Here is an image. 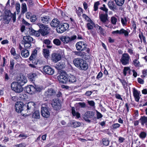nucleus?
I'll return each mask as SVG.
<instances>
[{"label":"nucleus","mask_w":147,"mask_h":147,"mask_svg":"<svg viewBox=\"0 0 147 147\" xmlns=\"http://www.w3.org/2000/svg\"><path fill=\"white\" fill-rule=\"evenodd\" d=\"M139 37L140 39L141 42H142V40L144 43L146 42V38L144 36L142 32H141L139 34Z\"/></svg>","instance_id":"79ce46f5"},{"label":"nucleus","mask_w":147,"mask_h":147,"mask_svg":"<svg viewBox=\"0 0 147 147\" xmlns=\"http://www.w3.org/2000/svg\"><path fill=\"white\" fill-rule=\"evenodd\" d=\"M108 5L111 10H114L116 9V6L113 1H109L108 3Z\"/></svg>","instance_id":"5701e85b"},{"label":"nucleus","mask_w":147,"mask_h":147,"mask_svg":"<svg viewBox=\"0 0 147 147\" xmlns=\"http://www.w3.org/2000/svg\"><path fill=\"white\" fill-rule=\"evenodd\" d=\"M57 78L59 82L62 84H65L68 80L66 73L63 71L61 72L60 75L58 76Z\"/></svg>","instance_id":"423d86ee"},{"label":"nucleus","mask_w":147,"mask_h":147,"mask_svg":"<svg viewBox=\"0 0 147 147\" xmlns=\"http://www.w3.org/2000/svg\"><path fill=\"white\" fill-rule=\"evenodd\" d=\"M40 19L43 23L46 24L48 23L50 19L49 16H44L41 17Z\"/></svg>","instance_id":"b1692460"},{"label":"nucleus","mask_w":147,"mask_h":147,"mask_svg":"<svg viewBox=\"0 0 147 147\" xmlns=\"http://www.w3.org/2000/svg\"><path fill=\"white\" fill-rule=\"evenodd\" d=\"M22 86L16 82H13L11 84L12 89L17 93H20L23 91V88Z\"/></svg>","instance_id":"20e7f679"},{"label":"nucleus","mask_w":147,"mask_h":147,"mask_svg":"<svg viewBox=\"0 0 147 147\" xmlns=\"http://www.w3.org/2000/svg\"><path fill=\"white\" fill-rule=\"evenodd\" d=\"M40 118V115L39 111L36 110L33 113L32 119L33 120L37 121L38 119Z\"/></svg>","instance_id":"f3484780"},{"label":"nucleus","mask_w":147,"mask_h":147,"mask_svg":"<svg viewBox=\"0 0 147 147\" xmlns=\"http://www.w3.org/2000/svg\"><path fill=\"white\" fill-rule=\"evenodd\" d=\"M41 114L43 117L48 118L50 115V113L47 109L45 107L42 106L41 108Z\"/></svg>","instance_id":"4468645a"},{"label":"nucleus","mask_w":147,"mask_h":147,"mask_svg":"<svg viewBox=\"0 0 147 147\" xmlns=\"http://www.w3.org/2000/svg\"><path fill=\"white\" fill-rule=\"evenodd\" d=\"M108 14L105 13V14H102L99 15V17L101 21L105 25V26L107 27H109L108 24L109 23V21L108 18Z\"/></svg>","instance_id":"9d476101"},{"label":"nucleus","mask_w":147,"mask_h":147,"mask_svg":"<svg viewBox=\"0 0 147 147\" xmlns=\"http://www.w3.org/2000/svg\"><path fill=\"white\" fill-rule=\"evenodd\" d=\"M120 126V125L118 123H114L112 125V129L113 130L119 128Z\"/></svg>","instance_id":"4d7b16f0"},{"label":"nucleus","mask_w":147,"mask_h":147,"mask_svg":"<svg viewBox=\"0 0 147 147\" xmlns=\"http://www.w3.org/2000/svg\"><path fill=\"white\" fill-rule=\"evenodd\" d=\"M111 20L112 24L114 25H115L117 22V19L114 16L112 17L111 18Z\"/></svg>","instance_id":"8fccbe9b"},{"label":"nucleus","mask_w":147,"mask_h":147,"mask_svg":"<svg viewBox=\"0 0 147 147\" xmlns=\"http://www.w3.org/2000/svg\"><path fill=\"white\" fill-rule=\"evenodd\" d=\"M15 107L16 111L17 112L20 113L23 116L24 115L22 111H23V108L26 107V106L22 102H17L15 105Z\"/></svg>","instance_id":"39448f33"},{"label":"nucleus","mask_w":147,"mask_h":147,"mask_svg":"<svg viewBox=\"0 0 147 147\" xmlns=\"http://www.w3.org/2000/svg\"><path fill=\"white\" fill-rule=\"evenodd\" d=\"M26 91L29 94H33L36 92V89L34 87L30 85L26 87Z\"/></svg>","instance_id":"a211bd4d"},{"label":"nucleus","mask_w":147,"mask_h":147,"mask_svg":"<svg viewBox=\"0 0 147 147\" xmlns=\"http://www.w3.org/2000/svg\"><path fill=\"white\" fill-rule=\"evenodd\" d=\"M88 65L86 61L83 60L79 68L81 70H86L88 69Z\"/></svg>","instance_id":"aec40b11"},{"label":"nucleus","mask_w":147,"mask_h":147,"mask_svg":"<svg viewBox=\"0 0 147 147\" xmlns=\"http://www.w3.org/2000/svg\"><path fill=\"white\" fill-rule=\"evenodd\" d=\"M100 4V2L98 1H97L94 3V11H96L98 10V6Z\"/></svg>","instance_id":"864d4df0"},{"label":"nucleus","mask_w":147,"mask_h":147,"mask_svg":"<svg viewBox=\"0 0 147 147\" xmlns=\"http://www.w3.org/2000/svg\"><path fill=\"white\" fill-rule=\"evenodd\" d=\"M53 107L54 109L57 111H59L60 110L61 108V104H59L58 105H56L53 106Z\"/></svg>","instance_id":"6e6d98bb"},{"label":"nucleus","mask_w":147,"mask_h":147,"mask_svg":"<svg viewBox=\"0 0 147 147\" xmlns=\"http://www.w3.org/2000/svg\"><path fill=\"white\" fill-rule=\"evenodd\" d=\"M10 52L11 55H12L13 56H15L16 54L15 49L14 48L12 47L11 49Z\"/></svg>","instance_id":"e2e57ef3"},{"label":"nucleus","mask_w":147,"mask_h":147,"mask_svg":"<svg viewBox=\"0 0 147 147\" xmlns=\"http://www.w3.org/2000/svg\"><path fill=\"white\" fill-rule=\"evenodd\" d=\"M18 96L21 100H24L28 98V96L25 93H21L19 94Z\"/></svg>","instance_id":"c03bdc74"},{"label":"nucleus","mask_w":147,"mask_h":147,"mask_svg":"<svg viewBox=\"0 0 147 147\" xmlns=\"http://www.w3.org/2000/svg\"><path fill=\"white\" fill-rule=\"evenodd\" d=\"M83 60L80 58H77L75 59L73 61V63L74 65L77 67L78 68L81 65Z\"/></svg>","instance_id":"6ab92c4d"},{"label":"nucleus","mask_w":147,"mask_h":147,"mask_svg":"<svg viewBox=\"0 0 147 147\" xmlns=\"http://www.w3.org/2000/svg\"><path fill=\"white\" fill-rule=\"evenodd\" d=\"M78 9L76 12L78 16H80L83 13V9L80 7H79Z\"/></svg>","instance_id":"0e129e2a"},{"label":"nucleus","mask_w":147,"mask_h":147,"mask_svg":"<svg viewBox=\"0 0 147 147\" xmlns=\"http://www.w3.org/2000/svg\"><path fill=\"white\" fill-rule=\"evenodd\" d=\"M138 60V59H135L132 62L133 64L135 67H137L140 66V63Z\"/></svg>","instance_id":"a19ab883"},{"label":"nucleus","mask_w":147,"mask_h":147,"mask_svg":"<svg viewBox=\"0 0 147 147\" xmlns=\"http://www.w3.org/2000/svg\"><path fill=\"white\" fill-rule=\"evenodd\" d=\"M139 120L142 125H144V124H146L147 123V117L145 116H142Z\"/></svg>","instance_id":"72a5a7b5"},{"label":"nucleus","mask_w":147,"mask_h":147,"mask_svg":"<svg viewBox=\"0 0 147 147\" xmlns=\"http://www.w3.org/2000/svg\"><path fill=\"white\" fill-rule=\"evenodd\" d=\"M24 42H29L31 43H34L35 40L33 38L29 36H24L23 37Z\"/></svg>","instance_id":"dca6fc26"},{"label":"nucleus","mask_w":147,"mask_h":147,"mask_svg":"<svg viewBox=\"0 0 147 147\" xmlns=\"http://www.w3.org/2000/svg\"><path fill=\"white\" fill-rule=\"evenodd\" d=\"M35 31L32 28H29L28 30L29 34L30 35H34Z\"/></svg>","instance_id":"bf43d9fd"},{"label":"nucleus","mask_w":147,"mask_h":147,"mask_svg":"<svg viewBox=\"0 0 147 147\" xmlns=\"http://www.w3.org/2000/svg\"><path fill=\"white\" fill-rule=\"evenodd\" d=\"M146 133L144 131L141 132L139 135L140 138L142 139H144L146 136Z\"/></svg>","instance_id":"de8ad7c7"},{"label":"nucleus","mask_w":147,"mask_h":147,"mask_svg":"<svg viewBox=\"0 0 147 147\" xmlns=\"http://www.w3.org/2000/svg\"><path fill=\"white\" fill-rule=\"evenodd\" d=\"M96 25L93 21L89 22L87 24V28L89 30H92L93 29V27Z\"/></svg>","instance_id":"2f4dec72"},{"label":"nucleus","mask_w":147,"mask_h":147,"mask_svg":"<svg viewBox=\"0 0 147 147\" xmlns=\"http://www.w3.org/2000/svg\"><path fill=\"white\" fill-rule=\"evenodd\" d=\"M96 117L97 119H99L101 118L102 116V115L97 110L96 111Z\"/></svg>","instance_id":"338daca9"},{"label":"nucleus","mask_w":147,"mask_h":147,"mask_svg":"<svg viewBox=\"0 0 147 147\" xmlns=\"http://www.w3.org/2000/svg\"><path fill=\"white\" fill-rule=\"evenodd\" d=\"M61 40L60 39L55 38L53 40V42L54 44L55 45L57 46H60L61 44Z\"/></svg>","instance_id":"4c0bfd02"},{"label":"nucleus","mask_w":147,"mask_h":147,"mask_svg":"<svg viewBox=\"0 0 147 147\" xmlns=\"http://www.w3.org/2000/svg\"><path fill=\"white\" fill-rule=\"evenodd\" d=\"M130 30L129 29L126 30L124 29L121 28L120 30V35L123 34L125 37H128L129 34L130 32Z\"/></svg>","instance_id":"4be33fe9"},{"label":"nucleus","mask_w":147,"mask_h":147,"mask_svg":"<svg viewBox=\"0 0 147 147\" xmlns=\"http://www.w3.org/2000/svg\"><path fill=\"white\" fill-rule=\"evenodd\" d=\"M61 56L59 53H54L51 55V59L54 63H56L61 59Z\"/></svg>","instance_id":"ddd939ff"},{"label":"nucleus","mask_w":147,"mask_h":147,"mask_svg":"<svg viewBox=\"0 0 147 147\" xmlns=\"http://www.w3.org/2000/svg\"><path fill=\"white\" fill-rule=\"evenodd\" d=\"M142 72L143 75L141 76V77L142 78H144L146 77L147 75V70L145 69H144L142 71Z\"/></svg>","instance_id":"13d9d810"},{"label":"nucleus","mask_w":147,"mask_h":147,"mask_svg":"<svg viewBox=\"0 0 147 147\" xmlns=\"http://www.w3.org/2000/svg\"><path fill=\"white\" fill-rule=\"evenodd\" d=\"M71 113L74 116H76V118L78 119L80 117V113L78 112H76L74 107H71Z\"/></svg>","instance_id":"a878e982"},{"label":"nucleus","mask_w":147,"mask_h":147,"mask_svg":"<svg viewBox=\"0 0 147 147\" xmlns=\"http://www.w3.org/2000/svg\"><path fill=\"white\" fill-rule=\"evenodd\" d=\"M102 142L103 145L106 146H108L109 144V139L107 138H103Z\"/></svg>","instance_id":"ea45409f"},{"label":"nucleus","mask_w":147,"mask_h":147,"mask_svg":"<svg viewBox=\"0 0 147 147\" xmlns=\"http://www.w3.org/2000/svg\"><path fill=\"white\" fill-rule=\"evenodd\" d=\"M24 47L26 49L29 48L31 46V43L29 42H24Z\"/></svg>","instance_id":"774afa93"},{"label":"nucleus","mask_w":147,"mask_h":147,"mask_svg":"<svg viewBox=\"0 0 147 147\" xmlns=\"http://www.w3.org/2000/svg\"><path fill=\"white\" fill-rule=\"evenodd\" d=\"M140 92L138 91L136 88H133V94L136 101L138 102L139 101L140 97L139 94Z\"/></svg>","instance_id":"412c9836"},{"label":"nucleus","mask_w":147,"mask_h":147,"mask_svg":"<svg viewBox=\"0 0 147 147\" xmlns=\"http://www.w3.org/2000/svg\"><path fill=\"white\" fill-rule=\"evenodd\" d=\"M61 103L59 101L58 99H54L52 102V105L53 106L56 105H58L59 104Z\"/></svg>","instance_id":"09e8293b"},{"label":"nucleus","mask_w":147,"mask_h":147,"mask_svg":"<svg viewBox=\"0 0 147 147\" xmlns=\"http://www.w3.org/2000/svg\"><path fill=\"white\" fill-rule=\"evenodd\" d=\"M55 94L56 92L52 88H50L45 92L44 95L47 97H50L55 95Z\"/></svg>","instance_id":"2eb2a0df"},{"label":"nucleus","mask_w":147,"mask_h":147,"mask_svg":"<svg viewBox=\"0 0 147 147\" xmlns=\"http://www.w3.org/2000/svg\"><path fill=\"white\" fill-rule=\"evenodd\" d=\"M76 46L77 50L82 51L86 48L87 45L84 42L80 41L76 44Z\"/></svg>","instance_id":"f8f14e48"},{"label":"nucleus","mask_w":147,"mask_h":147,"mask_svg":"<svg viewBox=\"0 0 147 147\" xmlns=\"http://www.w3.org/2000/svg\"><path fill=\"white\" fill-rule=\"evenodd\" d=\"M118 79L122 83L124 88L126 86H127V83L125 80L121 79L119 78H118Z\"/></svg>","instance_id":"5fc2aeb1"},{"label":"nucleus","mask_w":147,"mask_h":147,"mask_svg":"<svg viewBox=\"0 0 147 147\" xmlns=\"http://www.w3.org/2000/svg\"><path fill=\"white\" fill-rule=\"evenodd\" d=\"M69 82L70 83H75L77 81V79L75 76L73 75H70L68 78Z\"/></svg>","instance_id":"393cba45"},{"label":"nucleus","mask_w":147,"mask_h":147,"mask_svg":"<svg viewBox=\"0 0 147 147\" xmlns=\"http://www.w3.org/2000/svg\"><path fill=\"white\" fill-rule=\"evenodd\" d=\"M14 65V60L12 59L10 61V68L12 70L13 69Z\"/></svg>","instance_id":"69168bd1"},{"label":"nucleus","mask_w":147,"mask_h":147,"mask_svg":"<svg viewBox=\"0 0 147 147\" xmlns=\"http://www.w3.org/2000/svg\"><path fill=\"white\" fill-rule=\"evenodd\" d=\"M37 54V51L36 49L34 50L32 52L31 55L29 57L30 60H32L33 59L35 58Z\"/></svg>","instance_id":"c9c22d12"},{"label":"nucleus","mask_w":147,"mask_h":147,"mask_svg":"<svg viewBox=\"0 0 147 147\" xmlns=\"http://www.w3.org/2000/svg\"><path fill=\"white\" fill-rule=\"evenodd\" d=\"M29 54L28 51L26 49H23L21 51V55L24 58L28 57L29 55Z\"/></svg>","instance_id":"c756f323"},{"label":"nucleus","mask_w":147,"mask_h":147,"mask_svg":"<svg viewBox=\"0 0 147 147\" xmlns=\"http://www.w3.org/2000/svg\"><path fill=\"white\" fill-rule=\"evenodd\" d=\"M43 54L45 58L47 59L50 56V52L49 49H44L43 50Z\"/></svg>","instance_id":"7c9ffc66"},{"label":"nucleus","mask_w":147,"mask_h":147,"mask_svg":"<svg viewBox=\"0 0 147 147\" xmlns=\"http://www.w3.org/2000/svg\"><path fill=\"white\" fill-rule=\"evenodd\" d=\"M35 104L33 102H29L27 105V106L26 107H27L26 110L28 111L31 110L34 107V105Z\"/></svg>","instance_id":"cd10ccee"},{"label":"nucleus","mask_w":147,"mask_h":147,"mask_svg":"<svg viewBox=\"0 0 147 147\" xmlns=\"http://www.w3.org/2000/svg\"><path fill=\"white\" fill-rule=\"evenodd\" d=\"M95 113L94 112L92 111H88L86 112L83 116V118L85 121L89 123L91 122L90 120L89 119H92L94 117Z\"/></svg>","instance_id":"0eeeda50"},{"label":"nucleus","mask_w":147,"mask_h":147,"mask_svg":"<svg viewBox=\"0 0 147 147\" xmlns=\"http://www.w3.org/2000/svg\"><path fill=\"white\" fill-rule=\"evenodd\" d=\"M65 65L63 63H58L56 65L55 67L58 69L60 70L64 67Z\"/></svg>","instance_id":"37998d69"},{"label":"nucleus","mask_w":147,"mask_h":147,"mask_svg":"<svg viewBox=\"0 0 147 147\" xmlns=\"http://www.w3.org/2000/svg\"><path fill=\"white\" fill-rule=\"evenodd\" d=\"M17 83L22 86L24 85L27 82L26 77L22 74H20L17 78Z\"/></svg>","instance_id":"1a4fd4ad"},{"label":"nucleus","mask_w":147,"mask_h":147,"mask_svg":"<svg viewBox=\"0 0 147 147\" xmlns=\"http://www.w3.org/2000/svg\"><path fill=\"white\" fill-rule=\"evenodd\" d=\"M22 12L24 13L27 11L26 4L25 3H23L22 5Z\"/></svg>","instance_id":"49530a36"},{"label":"nucleus","mask_w":147,"mask_h":147,"mask_svg":"<svg viewBox=\"0 0 147 147\" xmlns=\"http://www.w3.org/2000/svg\"><path fill=\"white\" fill-rule=\"evenodd\" d=\"M100 9L105 12V13L107 14L108 9L105 7V4L103 5V7H101Z\"/></svg>","instance_id":"052dcab7"},{"label":"nucleus","mask_w":147,"mask_h":147,"mask_svg":"<svg viewBox=\"0 0 147 147\" xmlns=\"http://www.w3.org/2000/svg\"><path fill=\"white\" fill-rule=\"evenodd\" d=\"M43 70L45 74L52 75L54 73V70L49 66H45L43 68Z\"/></svg>","instance_id":"9b49d317"},{"label":"nucleus","mask_w":147,"mask_h":147,"mask_svg":"<svg viewBox=\"0 0 147 147\" xmlns=\"http://www.w3.org/2000/svg\"><path fill=\"white\" fill-rule=\"evenodd\" d=\"M122 64L125 65L129 64L131 61L130 57L127 53H124L122 54L120 60Z\"/></svg>","instance_id":"f03ea898"},{"label":"nucleus","mask_w":147,"mask_h":147,"mask_svg":"<svg viewBox=\"0 0 147 147\" xmlns=\"http://www.w3.org/2000/svg\"><path fill=\"white\" fill-rule=\"evenodd\" d=\"M36 76V75L35 73L30 74L28 75V78L32 80H33Z\"/></svg>","instance_id":"603ef678"},{"label":"nucleus","mask_w":147,"mask_h":147,"mask_svg":"<svg viewBox=\"0 0 147 147\" xmlns=\"http://www.w3.org/2000/svg\"><path fill=\"white\" fill-rule=\"evenodd\" d=\"M73 53L75 55L77 56L83 57L84 55V52L81 51H73Z\"/></svg>","instance_id":"a18cd8bd"},{"label":"nucleus","mask_w":147,"mask_h":147,"mask_svg":"<svg viewBox=\"0 0 147 147\" xmlns=\"http://www.w3.org/2000/svg\"><path fill=\"white\" fill-rule=\"evenodd\" d=\"M121 22L123 26H126L127 24V20L126 18H121Z\"/></svg>","instance_id":"3c124183"},{"label":"nucleus","mask_w":147,"mask_h":147,"mask_svg":"<svg viewBox=\"0 0 147 147\" xmlns=\"http://www.w3.org/2000/svg\"><path fill=\"white\" fill-rule=\"evenodd\" d=\"M48 28L46 27H45L42 29H40L39 31L40 32L41 34L43 35H45L49 33L47 29Z\"/></svg>","instance_id":"473e14b6"},{"label":"nucleus","mask_w":147,"mask_h":147,"mask_svg":"<svg viewBox=\"0 0 147 147\" xmlns=\"http://www.w3.org/2000/svg\"><path fill=\"white\" fill-rule=\"evenodd\" d=\"M130 68L129 67H125L123 69V74L124 76H125L127 73L130 72Z\"/></svg>","instance_id":"e433bc0d"},{"label":"nucleus","mask_w":147,"mask_h":147,"mask_svg":"<svg viewBox=\"0 0 147 147\" xmlns=\"http://www.w3.org/2000/svg\"><path fill=\"white\" fill-rule=\"evenodd\" d=\"M76 35H73L70 37L67 36H64L60 37V39L65 44L69 43L76 38Z\"/></svg>","instance_id":"7ed1b4c3"},{"label":"nucleus","mask_w":147,"mask_h":147,"mask_svg":"<svg viewBox=\"0 0 147 147\" xmlns=\"http://www.w3.org/2000/svg\"><path fill=\"white\" fill-rule=\"evenodd\" d=\"M59 23V21L57 19H54L53 20L50 25L52 27H56L57 26Z\"/></svg>","instance_id":"bb28decb"},{"label":"nucleus","mask_w":147,"mask_h":147,"mask_svg":"<svg viewBox=\"0 0 147 147\" xmlns=\"http://www.w3.org/2000/svg\"><path fill=\"white\" fill-rule=\"evenodd\" d=\"M69 27V24L67 23H64L63 24H60L56 28V30L58 33H62L67 30Z\"/></svg>","instance_id":"6e6552de"},{"label":"nucleus","mask_w":147,"mask_h":147,"mask_svg":"<svg viewBox=\"0 0 147 147\" xmlns=\"http://www.w3.org/2000/svg\"><path fill=\"white\" fill-rule=\"evenodd\" d=\"M94 27L96 30H98L100 34L103 35H104V30L101 26H99L98 24H96L94 26Z\"/></svg>","instance_id":"c85d7f7f"},{"label":"nucleus","mask_w":147,"mask_h":147,"mask_svg":"<svg viewBox=\"0 0 147 147\" xmlns=\"http://www.w3.org/2000/svg\"><path fill=\"white\" fill-rule=\"evenodd\" d=\"M81 125V123L80 122L76 121L73 122L71 123L72 127L75 128L79 127Z\"/></svg>","instance_id":"58836bf2"},{"label":"nucleus","mask_w":147,"mask_h":147,"mask_svg":"<svg viewBox=\"0 0 147 147\" xmlns=\"http://www.w3.org/2000/svg\"><path fill=\"white\" fill-rule=\"evenodd\" d=\"M12 13L9 10H6L2 15V23L8 24L12 18Z\"/></svg>","instance_id":"f257e3e1"},{"label":"nucleus","mask_w":147,"mask_h":147,"mask_svg":"<svg viewBox=\"0 0 147 147\" xmlns=\"http://www.w3.org/2000/svg\"><path fill=\"white\" fill-rule=\"evenodd\" d=\"M116 4L119 6H122L125 2V0H114Z\"/></svg>","instance_id":"f704fd0d"},{"label":"nucleus","mask_w":147,"mask_h":147,"mask_svg":"<svg viewBox=\"0 0 147 147\" xmlns=\"http://www.w3.org/2000/svg\"><path fill=\"white\" fill-rule=\"evenodd\" d=\"M35 89H36V92H40L43 89V87L42 86H36Z\"/></svg>","instance_id":"680f3d73"}]
</instances>
